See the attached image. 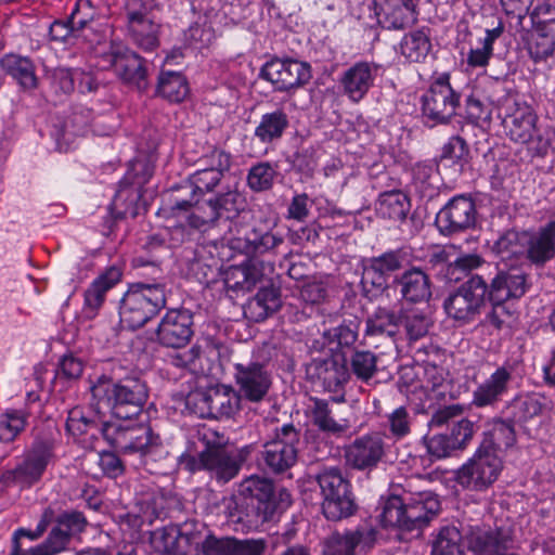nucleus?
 <instances>
[{
    "label": "nucleus",
    "mask_w": 555,
    "mask_h": 555,
    "mask_svg": "<svg viewBox=\"0 0 555 555\" xmlns=\"http://www.w3.org/2000/svg\"><path fill=\"white\" fill-rule=\"evenodd\" d=\"M388 429L397 440L403 439L411 434L412 417L404 406L395 409L387 416Z\"/></svg>",
    "instance_id": "nucleus-61"
},
{
    "label": "nucleus",
    "mask_w": 555,
    "mask_h": 555,
    "mask_svg": "<svg viewBox=\"0 0 555 555\" xmlns=\"http://www.w3.org/2000/svg\"><path fill=\"white\" fill-rule=\"evenodd\" d=\"M0 66L23 90L37 88L36 66L29 57L18 54H7L1 57Z\"/></svg>",
    "instance_id": "nucleus-41"
},
{
    "label": "nucleus",
    "mask_w": 555,
    "mask_h": 555,
    "mask_svg": "<svg viewBox=\"0 0 555 555\" xmlns=\"http://www.w3.org/2000/svg\"><path fill=\"white\" fill-rule=\"evenodd\" d=\"M460 105V95L450 85V76L442 74L422 96V116L426 126L449 124Z\"/></svg>",
    "instance_id": "nucleus-10"
},
{
    "label": "nucleus",
    "mask_w": 555,
    "mask_h": 555,
    "mask_svg": "<svg viewBox=\"0 0 555 555\" xmlns=\"http://www.w3.org/2000/svg\"><path fill=\"white\" fill-rule=\"evenodd\" d=\"M502 467L499 454L478 447L473 457L457 470L456 480L464 488L481 491L498 479Z\"/></svg>",
    "instance_id": "nucleus-14"
},
{
    "label": "nucleus",
    "mask_w": 555,
    "mask_h": 555,
    "mask_svg": "<svg viewBox=\"0 0 555 555\" xmlns=\"http://www.w3.org/2000/svg\"><path fill=\"white\" fill-rule=\"evenodd\" d=\"M141 195L139 189L124 186L115 195L109 209L115 219L127 217L135 218L138 215V202Z\"/></svg>",
    "instance_id": "nucleus-50"
},
{
    "label": "nucleus",
    "mask_w": 555,
    "mask_h": 555,
    "mask_svg": "<svg viewBox=\"0 0 555 555\" xmlns=\"http://www.w3.org/2000/svg\"><path fill=\"white\" fill-rule=\"evenodd\" d=\"M555 52V37L551 34L534 31V38L529 47L530 56L534 62L545 61Z\"/></svg>",
    "instance_id": "nucleus-63"
},
{
    "label": "nucleus",
    "mask_w": 555,
    "mask_h": 555,
    "mask_svg": "<svg viewBox=\"0 0 555 555\" xmlns=\"http://www.w3.org/2000/svg\"><path fill=\"white\" fill-rule=\"evenodd\" d=\"M448 436L459 451L465 450L476 433V423L466 417L459 418L447 428Z\"/></svg>",
    "instance_id": "nucleus-52"
},
{
    "label": "nucleus",
    "mask_w": 555,
    "mask_h": 555,
    "mask_svg": "<svg viewBox=\"0 0 555 555\" xmlns=\"http://www.w3.org/2000/svg\"><path fill=\"white\" fill-rule=\"evenodd\" d=\"M201 532L194 520L181 525H169L151 534L153 548L160 554L188 555L193 546L199 545Z\"/></svg>",
    "instance_id": "nucleus-18"
},
{
    "label": "nucleus",
    "mask_w": 555,
    "mask_h": 555,
    "mask_svg": "<svg viewBox=\"0 0 555 555\" xmlns=\"http://www.w3.org/2000/svg\"><path fill=\"white\" fill-rule=\"evenodd\" d=\"M323 338L327 341L328 352L351 347L358 339V325L353 321L343 322L337 326L324 330Z\"/></svg>",
    "instance_id": "nucleus-49"
},
{
    "label": "nucleus",
    "mask_w": 555,
    "mask_h": 555,
    "mask_svg": "<svg viewBox=\"0 0 555 555\" xmlns=\"http://www.w3.org/2000/svg\"><path fill=\"white\" fill-rule=\"evenodd\" d=\"M387 449L384 434L372 431L362 435L345 448L346 463L353 469L372 472L385 461Z\"/></svg>",
    "instance_id": "nucleus-16"
},
{
    "label": "nucleus",
    "mask_w": 555,
    "mask_h": 555,
    "mask_svg": "<svg viewBox=\"0 0 555 555\" xmlns=\"http://www.w3.org/2000/svg\"><path fill=\"white\" fill-rule=\"evenodd\" d=\"M222 173L218 170L197 169L190 179V198H177L171 209L193 211L188 217L191 228L206 232L210 229H220L221 237L232 234L235 220L246 209V198L236 188H228L218 192L214 197L199 201L196 193L211 192L221 182Z\"/></svg>",
    "instance_id": "nucleus-1"
},
{
    "label": "nucleus",
    "mask_w": 555,
    "mask_h": 555,
    "mask_svg": "<svg viewBox=\"0 0 555 555\" xmlns=\"http://www.w3.org/2000/svg\"><path fill=\"white\" fill-rule=\"evenodd\" d=\"M128 33L139 48L144 51H153L159 46L160 25L155 21L152 11L144 9H128Z\"/></svg>",
    "instance_id": "nucleus-25"
},
{
    "label": "nucleus",
    "mask_w": 555,
    "mask_h": 555,
    "mask_svg": "<svg viewBox=\"0 0 555 555\" xmlns=\"http://www.w3.org/2000/svg\"><path fill=\"white\" fill-rule=\"evenodd\" d=\"M283 242L282 236L270 231L262 232L258 229H253L244 237L231 238L230 246L248 257H257L273 250Z\"/></svg>",
    "instance_id": "nucleus-39"
},
{
    "label": "nucleus",
    "mask_w": 555,
    "mask_h": 555,
    "mask_svg": "<svg viewBox=\"0 0 555 555\" xmlns=\"http://www.w3.org/2000/svg\"><path fill=\"white\" fill-rule=\"evenodd\" d=\"M400 53L410 62L421 63L431 51L429 30L422 28L403 36L399 44Z\"/></svg>",
    "instance_id": "nucleus-44"
},
{
    "label": "nucleus",
    "mask_w": 555,
    "mask_h": 555,
    "mask_svg": "<svg viewBox=\"0 0 555 555\" xmlns=\"http://www.w3.org/2000/svg\"><path fill=\"white\" fill-rule=\"evenodd\" d=\"M291 503L292 495L285 488L276 489L270 478L251 475L238 483L228 509L237 522L258 527L273 520Z\"/></svg>",
    "instance_id": "nucleus-2"
},
{
    "label": "nucleus",
    "mask_w": 555,
    "mask_h": 555,
    "mask_svg": "<svg viewBox=\"0 0 555 555\" xmlns=\"http://www.w3.org/2000/svg\"><path fill=\"white\" fill-rule=\"evenodd\" d=\"M301 446L300 433L293 424L275 429L272 440L263 444L262 460L272 473L281 474L293 467Z\"/></svg>",
    "instance_id": "nucleus-13"
},
{
    "label": "nucleus",
    "mask_w": 555,
    "mask_h": 555,
    "mask_svg": "<svg viewBox=\"0 0 555 555\" xmlns=\"http://www.w3.org/2000/svg\"><path fill=\"white\" fill-rule=\"evenodd\" d=\"M440 511L436 494L423 491L408 498L391 495L383 501L380 521L384 527L402 531L422 530Z\"/></svg>",
    "instance_id": "nucleus-5"
},
{
    "label": "nucleus",
    "mask_w": 555,
    "mask_h": 555,
    "mask_svg": "<svg viewBox=\"0 0 555 555\" xmlns=\"http://www.w3.org/2000/svg\"><path fill=\"white\" fill-rule=\"evenodd\" d=\"M52 457V443L47 440L36 441L23 463L12 472L13 480L31 486L39 481Z\"/></svg>",
    "instance_id": "nucleus-28"
},
{
    "label": "nucleus",
    "mask_w": 555,
    "mask_h": 555,
    "mask_svg": "<svg viewBox=\"0 0 555 555\" xmlns=\"http://www.w3.org/2000/svg\"><path fill=\"white\" fill-rule=\"evenodd\" d=\"M468 155L469 149L466 141L460 135H454L443 145L440 163L446 165L463 164L467 162Z\"/></svg>",
    "instance_id": "nucleus-59"
},
{
    "label": "nucleus",
    "mask_w": 555,
    "mask_h": 555,
    "mask_svg": "<svg viewBox=\"0 0 555 555\" xmlns=\"http://www.w3.org/2000/svg\"><path fill=\"white\" fill-rule=\"evenodd\" d=\"M98 16V10L91 0H77L68 18L77 33L91 28Z\"/></svg>",
    "instance_id": "nucleus-56"
},
{
    "label": "nucleus",
    "mask_w": 555,
    "mask_h": 555,
    "mask_svg": "<svg viewBox=\"0 0 555 555\" xmlns=\"http://www.w3.org/2000/svg\"><path fill=\"white\" fill-rule=\"evenodd\" d=\"M513 380V367L502 365L487 379L480 383L473 392L472 404L477 408L495 406L507 393Z\"/></svg>",
    "instance_id": "nucleus-29"
},
{
    "label": "nucleus",
    "mask_w": 555,
    "mask_h": 555,
    "mask_svg": "<svg viewBox=\"0 0 555 555\" xmlns=\"http://www.w3.org/2000/svg\"><path fill=\"white\" fill-rule=\"evenodd\" d=\"M488 301L491 305V309L486 314L485 323L493 326L495 330L509 327L515 319V310L505 301Z\"/></svg>",
    "instance_id": "nucleus-57"
},
{
    "label": "nucleus",
    "mask_w": 555,
    "mask_h": 555,
    "mask_svg": "<svg viewBox=\"0 0 555 555\" xmlns=\"http://www.w3.org/2000/svg\"><path fill=\"white\" fill-rule=\"evenodd\" d=\"M312 478L319 485L322 512L328 520L337 521L354 514L357 504L352 486L339 466L322 465Z\"/></svg>",
    "instance_id": "nucleus-8"
},
{
    "label": "nucleus",
    "mask_w": 555,
    "mask_h": 555,
    "mask_svg": "<svg viewBox=\"0 0 555 555\" xmlns=\"http://www.w3.org/2000/svg\"><path fill=\"white\" fill-rule=\"evenodd\" d=\"M496 251L501 255L512 256L525 253L526 231L508 230L495 243Z\"/></svg>",
    "instance_id": "nucleus-60"
},
{
    "label": "nucleus",
    "mask_w": 555,
    "mask_h": 555,
    "mask_svg": "<svg viewBox=\"0 0 555 555\" xmlns=\"http://www.w3.org/2000/svg\"><path fill=\"white\" fill-rule=\"evenodd\" d=\"M276 175L270 163H259L249 169L247 184L253 191H267L272 188Z\"/></svg>",
    "instance_id": "nucleus-54"
},
{
    "label": "nucleus",
    "mask_w": 555,
    "mask_h": 555,
    "mask_svg": "<svg viewBox=\"0 0 555 555\" xmlns=\"http://www.w3.org/2000/svg\"><path fill=\"white\" fill-rule=\"evenodd\" d=\"M376 530L371 526H359L344 533L334 532L324 544V555H354L356 547L366 550L373 546Z\"/></svg>",
    "instance_id": "nucleus-27"
},
{
    "label": "nucleus",
    "mask_w": 555,
    "mask_h": 555,
    "mask_svg": "<svg viewBox=\"0 0 555 555\" xmlns=\"http://www.w3.org/2000/svg\"><path fill=\"white\" fill-rule=\"evenodd\" d=\"M378 356L370 350H354L347 361L349 376L369 383L378 372Z\"/></svg>",
    "instance_id": "nucleus-48"
},
{
    "label": "nucleus",
    "mask_w": 555,
    "mask_h": 555,
    "mask_svg": "<svg viewBox=\"0 0 555 555\" xmlns=\"http://www.w3.org/2000/svg\"><path fill=\"white\" fill-rule=\"evenodd\" d=\"M26 415L16 410L5 412L0 416V441H13L25 428Z\"/></svg>",
    "instance_id": "nucleus-53"
},
{
    "label": "nucleus",
    "mask_w": 555,
    "mask_h": 555,
    "mask_svg": "<svg viewBox=\"0 0 555 555\" xmlns=\"http://www.w3.org/2000/svg\"><path fill=\"white\" fill-rule=\"evenodd\" d=\"M530 17L534 31L555 37V5L550 2L541 3L533 9Z\"/></svg>",
    "instance_id": "nucleus-58"
},
{
    "label": "nucleus",
    "mask_w": 555,
    "mask_h": 555,
    "mask_svg": "<svg viewBox=\"0 0 555 555\" xmlns=\"http://www.w3.org/2000/svg\"><path fill=\"white\" fill-rule=\"evenodd\" d=\"M404 328L410 340H418L424 337L431 325L430 320L422 313L412 312L404 317Z\"/></svg>",
    "instance_id": "nucleus-64"
},
{
    "label": "nucleus",
    "mask_w": 555,
    "mask_h": 555,
    "mask_svg": "<svg viewBox=\"0 0 555 555\" xmlns=\"http://www.w3.org/2000/svg\"><path fill=\"white\" fill-rule=\"evenodd\" d=\"M482 436L483 438L479 447L487 451H494V454L499 455L501 452L514 447L517 441L515 424L506 415L504 417H494L488 422Z\"/></svg>",
    "instance_id": "nucleus-36"
},
{
    "label": "nucleus",
    "mask_w": 555,
    "mask_h": 555,
    "mask_svg": "<svg viewBox=\"0 0 555 555\" xmlns=\"http://www.w3.org/2000/svg\"><path fill=\"white\" fill-rule=\"evenodd\" d=\"M267 541L263 539L216 538L208 535L202 542L204 555H263Z\"/></svg>",
    "instance_id": "nucleus-30"
},
{
    "label": "nucleus",
    "mask_w": 555,
    "mask_h": 555,
    "mask_svg": "<svg viewBox=\"0 0 555 555\" xmlns=\"http://www.w3.org/2000/svg\"><path fill=\"white\" fill-rule=\"evenodd\" d=\"M526 258L540 268L555 257V220L548 221L535 232H526Z\"/></svg>",
    "instance_id": "nucleus-31"
},
{
    "label": "nucleus",
    "mask_w": 555,
    "mask_h": 555,
    "mask_svg": "<svg viewBox=\"0 0 555 555\" xmlns=\"http://www.w3.org/2000/svg\"><path fill=\"white\" fill-rule=\"evenodd\" d=\"M105 431V440L115 449L124 453H140L142 457L152 456L160 446L158 435L144 424L122 426L111 423Z\"/></svg>",
    "instance_id": "nucleus-12"
},
{
    "label": "nucleus",
    "mask_w": 555,
    "mask_h": 555,
    "mask_svg": "<svg viewBox=\"0 0 555 555\" xmlns=\"http://www.w3.org/2000/svg\"><path fill=\"white\" fill-rule=\"evenodd\" d=\"M262 262L256 259L231 266L224 272V284L231 291H250L263 279Z\"/></svg>",
    "instance_id": "nucleus-40"
},
{
    "label": "nucleus",
    "mask_w": 555,
    "mask_h": 555,
    "mask_svg": "<svg viewBox=\"0 0 555 555\" xmlns=\"http://www.w3.org/2000/svg\"><path fill=\"white\" fill-rule=\"evenodd\" d=\"M477 209L472 197L457 195L451 198L437 214L436 225L444 235H452L475 228Z\"/></svg>",
    "instance_id": "nucleus-21"
},
{
    "label": "nucleus",
    "mask_w": 555,
    "mask_h": 555,
    "mask_svg": "<svg viewBox=\"0 0 555 555\" xmlns=\"http://www.w3.org/2000/svg\"><path fill=\"white\" fill-rule=\"evenodd\" d=\"M121 270L115 266L106 269L85 292L83 312L94 318L105 300L106 293L121 280Z\"/></svg>",
    "instance_id": "nucleus-38"
},
{
    "label": "nucleus",
    "mask_w": 555,
    "mask_h": 555,
    "mask_svg": "<svg viewBox=\"0 0 555 555\" xmlns=\"http://www.w3.org/2000/svg\"><path fill=\"white\" fill-rule=\"evenodd\" d=\"M282 307L280 287L270 283L259 291L243 306L244 317L251 322H262L276 313Z\"/></svg>",
    "instance_id": "nucleus-33"
},
{
    "label": "nucleus",
    "mask_w": 555,
    "mask_h": 555,
    "mask_svg": "<svg viewBox=\"0 0 555 555\" xmlns=\"http://www.w3.org/2000/svg\"><path fill=\"white\" fill-rule=\"evenodd\" d=\"M112 64L119 77L140 92L147 89V68L145 61L134 51L124 47H113Z\"/></svg>",
    "instance_id": "nucleus-26"
},
{
    "label": "nucleus",
    "mask_w": 555,
    "mask_h": 555,
    "mask_svg": "<svg viewBox=\"0 0 555 555\" xmlns=\"http://www.w3.org/2000/svg\"><path fill=\"white\" fill-rule=\"evenodd\" d=\"M405 262L406 253L401 248L364 259L361 279L363 295L373 300L389 291L391 274L402 270Z\"/></svg>",
    "instance_id": "nucleus-9"
},
{
    "label": "nucleus",
    "mask_w": 555,
    "mask_h": 555,
    "mask_svg": "<svg viewBox=\"0 0 555 555\" xmlns=\"http://www.w3.org/2000/svg\"><path fill=\"white\" fill-rule=\"evenodd\" d=\"M289 127V117L283 108H276L261 115L254 135L262 144L279 141Z\"/></svg>",
    "instance_id": "nucleus-43"
},
{
    "label": "nucleus",
    "mask_w": 555,
    "mask_h": 555,
    "mask_svg": "<svg viewBox=\"0 0 555 555\" xmlns=\"http://www.w3.org/2000/svg\"><path fill=\"white\" fill-rule=\"evenodd\" d=\"M197 437L204 444V463L211 477L222 483L235 478L249 454V448L230 450L229 438L212 428L199 429Z\"/></svg>",
    "instance_id": "nucleus-7"
},
{
    "label": "nucleus",
    "mask_w": 555,
    "mask_h": 555,
    "mask_svg": "<svg viewBox=\"0 0 555 555\" xmlns=\"http://www.w3.org/2000/svg\"><path fill=\"white\" fill-rule=\"evenodd\" d=\"M378 69L379 65L373 63H356L344 73L340 79L344 92L353 102H359L373 86Z\"/></svg>",
    "instance_id": "nucleus-34"
},
{
    "label": "nucleus",
    "mask_w": 555,
    "mask_h": 555,
    "mask_svg": "<svg viewBox=\"0 0 555 555\" xmlns=\"http://www.w3.org/2000/svg\"><path fill=\"white\" fill-rule=\"evenodd\" d=\"M543 403L534 396L514 398L502 411L512 423L522 424L542 413Z\"/></svg>",
    "instance_id": "nucleus-47"
},
{
    "label": "nucleus",
    "mask_w": 555,
    "mask_h": 555,
    "mask_svg": "<svg viewBox=\"0 0 555 555\" xmlns=\"http://www.w3.org/2000/svg\"><path fill=\"white\" fill-rule=\"evenodd\" d=\"M376 10L378 23L387 29H403L416 22L413 0H378Z\"/></svg>",
    "instance_id": "nucleus-32"
},
{
    "label": "nucleus",
    "mask_w": 555,
    "mask_h": 555,
    "mask_svg": "<svg viewBox=\"0 0 555 555\" xmlns=\"http://www.w3.org/2000/svg\"><path fill=\"white\" fill-rule=\"evenodd\" d=\"M411 209L410 198L399 190L384 192L376 203V210L383 218L393 221L405 220Z\"/></svg>",
    "instance_id": "nucleus-45"
},
{
    "label": "nucleus",
    "mask_w": 555,
    "mask_h": 555,
    "mask_svg": "<svg viewBox=\"0 0 555 555\" xmlns=\"http://www.w3.org/2000/svg\"><path fill=\"white\" fill-rule=\"evenodd\" d=\"M166 304V284L133 283L120 300V322L130 330H138L158 314Z\"/></svg>",
    "instance_id": "nucleus-6"
},
{
    "label": "nucleus",
    "mask_w": 555,
    "mask_h": 555,
    "mask_svg": "<svg viewBox=\"0 0 555 555\" xmlns=\"http://www.w3.org/2000/svg\"><path fill=\"white\" fill-rule=\"evenodd\" d=\"M237 397L258 403L264 400L272 387V375L263 363L244 361L234 363Z\"/></svg>",
    "instance_id": "nucleus-17"
},
{
    "label": "nucleus",
    "mask_w": 555,
    "mask_h": 555,
    "mask_svg": "<svg viewBox=\"0 0 555 555\" xmlns=\"http://www.w3.org/2000/svg\"><path fill=\"white\" fill-rule=\"evenodd\" d=\"M193 335L194 315L188 309H169L156 328L157 341L167 348H183Z\"/></svg>",
    "instance_id": "nucleus-22"
},
{
    "label": "nucleus",
    "mask_w": 555,
    "mask_h": 555,
    "mask_svg": "<svg viewBox=\"0 0 555 555\" xmlns=\"http://www.w3.org/2000/svg\"><path fill=\"white\" fill-rule=\"evenodd\" d=\"M485 260L476 254H467L460 256L453 262L448 264L447 276L450 280L459 281L460 274H467L472 270L479 268Z\"/></svg>",
    "instance_id": "nucleus-62"
},
{
    "label": "nucleus",
    "mask_w": 555,
    "mask_h": 555,
    "mask_svg": "<svg viewBox=\"0 0 555 555\" xmlns=\"http://www.w3.org/2000/svg\"><path fill=\"white\" fill-rule=\"evenodd\" d=\"M422 442L428 455L436 460L449 457L454 452L459 451L447 433L435 434L433 436L426 435L423 437Z\"/></svg>",
    "instance_id": "nucleus-55"
},
{
    "label": "nucleus",
    "mask_w": 555,
    "mask_h": 555,
    "mask_svg": "<svg viewBox=\"0 0 555 555\" xmlns=\"http://www.w3.org/2000/svg\"><path fill=\"white\" fill-rule=\"evenodd\" d=\"M311 420L313 425L325 433L341 434L345 426L332 417L328 403L325 400L315 399L311 408Z\"/></svg>",
    "instance_id": "nucleus-51"
},
{
    "label": "nucleus",
    "mask_w": 555,
    "mask_h": 555,
    "mask_svg": "<svg viewBox=\"0 0 555 555\" xmlns=\"http://www.w3.org/2000/svg\"><path fill=\"white\" fill-rule=\"evenodd\" d=\"M486 301L485 278L472 274L468 280L448 295L443 301V308L449 318L468 323L480 313Z\"/></svg>",
    "instance_id": "nucleus-11"
},
{
    "label": "nucleus",
    "mask_w": 555,
    "mask_h": 555,
    "mask_svg": "<svg viewBox=\"0 0 555 555\" xmlns=\"http://www.w3.org/2000/svg\"><path fill=\"white\" fill-rule=\"evenodd\" d=\"M260 77L270 81L278 91H291L308 83L312 75L306 62L272 59L261 67Z\"/></svg>",
    "instance_id": "nucleus-19"
},
{
    "label": "nucleus",
    "mask_w": 555,
    "mask_h": 555,
    "mask_svg": "<svg viewBox=\"0 0 555 555\" xmlns=\"http://www.w3.org/2000/svg\"><path fill=\"white\" fill-rule=\"evenodd\" d=\"M528 274L520 268L500 270L489 281L485 279L487 300L505 301L521 298L529 289Z\"/></svg>",
    "instance_id": "nucleus-24"
},
{
    "label": "nucleus",
    "mask_w": 555,
    "mask_h": 555,
    "mask_svg": "<svg viewBox=\"0 0 555 555\" xmlns=\"http://www.w3.org/2000/svg\"><path fill=\"white\" fill-rule=\"evenodd\" d=\"M503 109L502 125L506 135L516 143H531L537 133V116L531 106L509 98Z\"/></svg>",
    "instance_id": "nucleus-23"
},
{
    "label": "nucleus",
    "mask_w": 555,
    "mask_h": 555,
    "mask_svg": "<svg viewBox=\"0 0 555 555\" xmlns=\"http://www.w3.org/2000/svg\"><path fill=\"white\" fill-rule=\"evenodd\" d=\"M400 287V294L405 301L412 304L428 301L431 297V282L428 274L418 267H411L392 282Z\"/></svg>",
    "instance_id": "nucleus-35"
},
{
    "label": "nucleus",
    "mask_w": 555,
    "mask_h": 555,
    "mask_svg": "<svg viewBox=\"0 0 555 555\" xmlns=\"http://www.w3.org/2000/svg\"><path fill=\"white\" fill-rule=\"evenodd\" d=\"M474 555H518L507 551L513 544L511 527H469L463 534L454 526L442 527L433 544L431 555H465L462 540Z\"/></svg>",
    "instance_id": "nucleus-3"
},
{
    "label": "nucleus",
    "mask_w": 555,
    "mask_h": 555,
    "mask_svg": "<svg viewBox=\"0 0 555 555\" xmlns=\"http://www.w3.org/2000/svg\"><path fill=\"white\" fill-rule=\"evenodd\" d=\"M91 393L116 418L132 420L142 413L149 398V388L137 376H126L118 380L101 376L91 387Z\"/></svg>",
    "instance_id": "nucleus-4"
},
{
    "label": "nucleus",
    "mask_w": 555,
    "mask_h": 555,
    "mask_svg": "<svg viewBox=\"0 0 555 555\" xmlns=\"http://www.w3.org/2000/svg\"><path fill=\"white\" fill-rule=\"evenodd\" d=\"M400 317L390 309L378 307L365 321V337L375 344L384 338L389 347L395 346V336L399 331Z\"/></svg>",
    "instance_id": "nucleus-37"
},
{
    "label": "nucleus",
    "mask_w": 555,
    "mask_h": 555,
    "mask_svg": "<svg viewBox=\"0 0 555 555\" xmlns=\"http://www.w3.org/2000/svg\"><path fill=\"white\" fill-rule=\"evenodd\" d=\"M111 426L109 422H101L99 416H88L82 408L75 406L68 412L66 430L74 437L89 436L105 439V431Z\"/></svg>",
    "instance_id": "nucleus-42"
},
{
    "label": "nucleus",
    "mask_w": 555,
    "mask_h": 555,
    "mask_svg": "<svg viewBox=\"0 0 555 555\" xmlns=\"http://www.w3.org/2000/svg\"><path fill=\"white\" fill-rule=\"evenodd\" d=\"M240 398L228 386L220 385L197 390L189 396L188 403L194 404L202 417H230L238 409Z\"/></svg>",
    "instance_id": "nucleus-20"
},
{
    "label": "nucleus",
    "mask_w": 555,
    "mask_h": 555,
    "mask_svg": "<svg viewBox=\"0 0 555 555\" xmlns=\"http://www.w3.org/2000/svg\"><path fill=\"white\" fill-rule=\"evenodd\" d=\"M156 93L170 102H181L189 93L185 77L180 72L163 69L158 76Z\"/></svg>",
    "instance_id": "nucleus-46"
},
{
    "label": "nucleus",
    "mask_w": 555,
    "mask_h": 555,
    "mask_svg": "<svg viewBox=\"0 0 555 555\" xmlns=\"http://www.w3.org/2000/svg\"><path fill=\"white\" fill-rule=\"evenodd\" d=\"M306 375L315 386L337 392L349 379L347 360L341 354L325 351L306 364Z\"/></svg>",
    "instance_id": "nucleus-15"
}]
</instances>
